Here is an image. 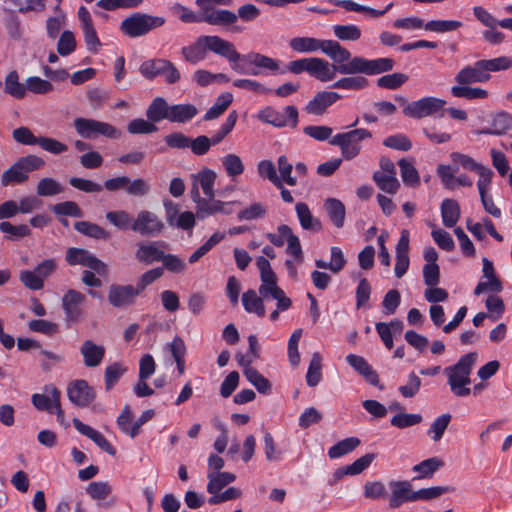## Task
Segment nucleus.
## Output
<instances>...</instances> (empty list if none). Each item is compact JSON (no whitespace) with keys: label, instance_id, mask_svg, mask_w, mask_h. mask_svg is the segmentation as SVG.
<instances>
[{"label":"nucleus","instance_id":"6e6552de","mask_svg":"<svg viewBox=\"0 0 512 512\" xmlns=\"http://www.w3.org/2000/svg\"><path fill=\"white\" fill-rule=\"evenodd\" d=\"M73 126L77 134L84 139H96L104 136L109 139H118L121 137V131L113 125L89 118H76Z\"/></svg>","mask_w":512,"mask_h":512},{"label":"nucleus","instance_id":"e433bc0d","mask_svg":"<svg viewBox=\"0 0 512 512\" xmlns=\"http://www.w3.org/2000/svg\"><path fill=\"white\" fill-rule=\"evenodd\" d=\"M441 215L443 224L454 227L460 218V206L454 199H444L441 204Z\"/></svg>","mask_w":512,"mask_h":512},{"label":"nucleus","instance_id":"f8f14e48","mask_svg":"<svg viewBox=\"0 0 512 512\" xmlns=\"http://www.w3.org/2000/svg\"><path fill=\"white\" fill-rule=\"evenodd\" d=\"M258 119L275 127H285L290 125L295 128L298 124V110L293 105L284 108V113L276 111L271 107H266L258 113Z\"/></svg>","mask_w":512,"mask_h":512},{"label":"nucleus","instance_id":"2f4dec72","mask_svg":"<svg viewBox=\"0 0 512 512\" xmlns=\"http://www.w3.org/2000/svg\"><path fill=\"white\" fill-rule=\"evenodd\" d=\"M330 253H331V261L330 262H326L322 259H316L315 265L318 269H328L331 272L337 274L341 270H343L347 261L345 259V256H344L342 250L337 246L331 247Z\"/></svg>","mask_w":512,"mask_h":512},{"label":"nucleus","instance_id":"5701e85b","mask_svg":"<svg viewBox=\"0 0 512 512\" xmlns=\"http://www.w3.org/2000/svg\"><path fill=\"white\" fill-rule=\"evenodd\" d=\"M236 13L226 9H215L214 7L204 8L203 22L213 26H229L237 22Z\"/></svg>","mask_w":512,"mask_h":512},{"label":"nucleus","instance_id":"4d7b16f0","mask_svg":"<svg viewBox=\"0 0 512 512\" xmlns=\"http://www.w3.org/2000/svg\"><path fill=\"white\" fill-rule=\"evenodd\" d=\"M222 164L229 177H236L244 172V164L236 154H227L222 158Z\"/></svg>","mask_w":512,"mask_h":512},{"label":"nucleus","instance_id":"0e129e2a","mask_svg":"<svg viewBox=\"0 0 512 512\" xmlns=\"http://www.w3.org/2000/svg\"><path fill=\"white\" fill-rule=\"evenodd\" d=\"M487 74L490 72H497L507 70L512 67V58L508 56H500L493 59L481 60Z\"/></svg>","mask_w":512,"mask_h":512},{"label":"nucleus","instance_id":"774afa93","mask_svg":"<svg viewBox=\"0 0 512 512\" xmlns=\"http://www.w3.org/2000/svg\"><path fill=\"white\" fill-rule=\"evenodd\" d=\"M75 49L76 39L74 34L69 30L63 31L57 43V52L61 56H67L74 52Z\"/></svg>","mask_w":512,"mask_h":512},{"label":"nucleus","instance_id":"aec40b11","mask_svg":"<svg viewBox=\"0 0 512 512\" xmlns=\"http://www.w3.org/2000/svg\"><path fill=\"white\" fill-rule=\"evenodd\" d=\"M236 202H224L215 199V196L206 197L205 201H202L200 207H196V216L199 220H204L208 217L214 216L217 213L229 215L232 213L231 205Z\"/></svg>","mask_w":512,"mask_h":512},{"label":"nucleus","instance_id":"052dcab7","mask_svg":"<svg viewBox=\"0 0 512 512\" xmlns=\"http://www.w3.org/2000/svg\"><path fill=\"white\" fill-rule=\"evenodd\" d=\"M5 92L15 98H22L25 94V87L19 82L16 71H11L5 79Z\"/></svg>","mask_w":512,"mask_h":512},{"label":"nucleus","instance_id":"c9c22d12","mask_svg":"<svg viewBox=\"0 0 512 512\" xmlns=\"http://www.w3.org/2000/svg\"><path fill=\"white\" fill-rule=\"evenodd\" d=\"M217 178L215 171L209 168H203L197 174L193 175V180L200 186L206 197L215 196L214 185Z\"/></svg>","mask_w":512,"mask_h":512},{"label":"nucleus","instance_id":"a19ab883","mask_svg":"<svg viewBox=\"0 0 512 512\" xmlns=\"http://www.w3.org/2000/svg\"><path fill=\"white\" fill-rule=\"evenodd\" d=\"M56 262L53 259H46L34 267V290H40L44 286V280L56 269Z\"/></svg>","mask_w":512,"mask_h":512},{"label":"nucleus","instance_id":"2eb2a0df","mask_svg":"<svg viewBox=\"0 0 512 512\" xmlns=\"http://www.w3.org/2000/svg\"><path fill=\"white\" fill-rule=\"evenodd\" d=\"M67 396L78 407H87L95 399V391L86 380H74L68 384Z\"/></svg>","mask_w":512,"mask_h":512},{"label":"nucleus","instance_id":"c03bdc74","mask_svg":"<svg viewBox=\"0 0 512 512\" xmlns=\"http://www.w3.org/2000/svg\"><path fill=\"white\" fill-rule=\"evenodd\" d=\"M451 94L456 98H464L467 100L485 99L488 97V92L485 89L461 84L452 86Z\"/></svg>","mask_w":512,"mask_h":512},{"label":"nucleus","instance_id":"393cba45","mask_svg":"<svg viewBox=\"0 0 512 512\" xmlns=\"http://www.w3.org/2000/svg\"><path fill=\"white\" fill-rule=\"evenodd\" d=\"M162 242L139 243L135 257L140 263L150 265L154 262H161L164 251L159 248Z\"/></svg>","mask_w":512,"mask_h":512},{"label":"nucleus","instance_id":"a18cd8bd","mask_svg":"<svg viewBox=\"0 0 512 512\" xmlns=\"http://www.w3.org/2000/svg\"><path fill=\"white\" fill-rule=\"evenodd\" d=\"M359 445H360V440L357 437L345 438L329 448L328 456L331 459L340 458V457L352 452Z\"/></svg>","mask_w":512,"mask_h":512},{"label":"nucleus","instance_id":"f257e3e1","mask_svg":"<svg viewBox=\"0 0 512 512\" xmlns=\"http://www.w3.org/2000/svg\"><path fill=\"white\" fill-rule=\"evenodd\" d=\"M208 52H212L229 61L232 70L239 74H249L256 76L258 71H248L243 65L239 64L240 53L235 45L217 35L199 36L194 43L181 48V54L184 60L190 64H197L204 60Z\"/></svg>","mask_w":512,"mask_h":512},{"label":"nucleus","instance_id":"7ed1b4c3","mask_svg":"<svg viewBox=\"0 0 512 512\" xmlns=\"http://www.w3.org/2000/svg\"><path fill=\"white\" fill-rule=\"evenodd\" d=\"M289 46L293 51L299 53H312L321 50L323 54L328 56L333 63L332 65H340L350 59V51L342 47L335 40H321L313 37H295L289 42Z\"/></svg>","mask_w":512,"mask_h":512},{"label":"nucleus","instance_id":"c85d7f7f","mask_svg":"<svg viewBox=\"0 0 512 512\" xmlns=\"http://www.w3.org/2000/svg\"><path fill=\"white\" fill-rule=\"evenodd\" d=\"M296 214L301 227L304 230L319 232L322 230V224L318 218L313 217L308 205L304 202H298L295 206Z\"/></svg>","mask_w":512,"mask_h":512},{"label":"nucleus","instance_id":"9b49d317","mask_svg":"<svg viewBox=\"0 0 512 512\" xmlns=\"http://www.w3.org/2000/svg\"><path fill=\"white\" fill-rule=\"evenodd\" d=\"M130 229L142 236L155 237L162 233L164 223L154 212L142 210L133 220Z\"/></svg>","mask_w":512,"mask_h":512},{"label":"nucleus","instance_id":"338daca9","mask_svg":"<svg viewBox=\"0 0 512 512\" xmlns=\"http://www.w3.org/2000/svg\"><path fill=\"white\" fill-rule=\"evenodd\" d=\"M451 414L449 413H445V414H442L441 416L437 417L433 423L430 425V428L428 430V433L429 434H432V439L437 442L439 441L445 430L447 429L450 421H451Z\"/></svg>","mask_w":512,"mask_h":512},{"label":"nucleus","instance_id":"39448f33","mask_svg":"<svg viewBox=\"0 0 512 512\" xmlns=\"http://www.w3.org/2000/svg\"><path fill=\"white\" fill-rule=\"evenodd\" d=\"M395 62L391 58H377L368 60L366 58L355 56L339 65V74L354 75L366 74L377 75L393 70Z\"/></svg>","mask_w":512,"mask_h":512},{"label":"nucleus","instance_id":"dca6fc26","mask_svg":"<svg viewBox=\"0 0 512 512\" xmlns=\"http://www.w3.org/2000/svg\"><path fill=\"white\" fill-rule=\"evenodd\" d=\"M78 18L87 49L92 53H97L101 43L94 28L91 14L85 6L79 7Z\"/></svg>","mask_w":512,"mask_h":512},{"label":"nucleus","instance_id":"864d4df0","mask_svg":"<svg viewBox=\"0 0 512 512\" xmlns=\"http://www.w3.org/2000/svg\"><path fill=\"white\" fill-rule=\"evenodd\" d=\"M51 210L58 217L70 216L75 218L83 217V211L79 205L74 201H64L57 203L51 207Z\"/></svg>","mask_w":512,"mask_h":512},{"label":"nucleus","instance_id":"8fccbe9b","mask_svg":"<svg viewBox=\"0 0 512 512\" xmlns=\"http://www.w3.org/2000/svg\"><path fill=\"white\" fill-rule=\"evenodd\" d=\"M369 81L367 78L363 76H350L344 77L332 84V88L335 89H345V90H362L368 87Z\"/></svg>","mask_w":512,"mask_h":512},{"label":"nucleus","instance_id":"3c124183","mask_svg":"<svg viewBox=\"0 0 512 512\" xmlns=\"http://www.w3.org/2000/svg\"><path fill=\"white\" fill-rule=\"evenodd\" d=\"M463 26L458 20H431L424 25V29L436 33L455 31Z\"/></svg>","mask_w":512,"mask_h":512},{"label":"nucleus","instance_id":"6ab92c4d","mask_svg":"<svg viewBox=\"0 0 512 512\" xmlns=\"http://www.w3.org/2000/svg\"><path fill=\"white\" fill-rule=\"evenodd\" d=\"M491 78L482 66L481 60L476 61L473 65L462 68L455 76V81L461 85H469L472 83H484Z\"/></svg>","mask_w":512,"mask_h":512},{"label":"nucleus","instance_id":"f3484780","mask_svg":"<svg viewBox=\"0 0 512 512\" xmlns=\"http://www.w3.org/2000/svg\"><path fill=\"white\" fill-rule=\"evenodd\" d=\"M391 495L389 506L392 509L399 508L405 502H416L415 491L407 480L391 481L389 483Z\"/></svg>","mask_w":512,"mask_h":512},{"label":"nucleus","instance_id":"58836bf2","mask_svg":"<svg viewBox=\"0 0 512 512\" xmlns=\"http://www.w3.org/2000/svg\"><path fill=\"white\" fill-rule=\"evenodd\" d=\"M233 101V95L230 92H224L219 95L214 104L207 110L203 120L211 121L222 115Z\"/></svg>","mask_w":512,"mask_h":512},{"label":"nucleus","instance_id":"9d476101","mask_svg":"<svg viewBox=\"0 0 512 512\" xmlns=\"http://www.w3.org/2000/svg\"><path fill=\"white\" fill-rule=\"evenodd\" d=\"M60 398L61 393L55 385H45L42 393H34V408L49 414L55 413L57 420L62 423L64 412L61 408Z\"/></svg>","mask_w":512,"mask_h":512},{"label":"nucleus","instance_id":"bb28decb","mask_svg":"<svg viewBox=\"0 0 512 512\" xmlns=\"http://www.w3.org/2000/svg\"><path fill=\"white\" fill-rule=\"evenodd\" d=\"M80 352L83 356L85 366L96 367L102 362L104 358L105 347L102 345H96L91 340H86L83 342L80 348Z\"/></svg>","mask_w":512,"mask_h":512},{"label":"nucleus","instance_id":"b1692460","mask_svg":"<svg viewBox=\"0 0 512 512\" xmlns=\"http://www.w3.org/2000/svg\"><path fill=\"white\" fill-rule=\"evenodd\" d=\"M346 361L356 372L362 375L367 382L382 389L377 372L368 364L364 357L349 354L346 357Z\"/></svg>","mask_w":512,"mask_h":512},{"label":"nucleus","instance_id":"603ef678","mask_svg":"<svg viewBox=\"0 0 512 512\" xmlns=\"http://www.w3.org/2000/svg\"><path fill=\"white\" fill-rule=\"evenodd\" d=\"M321 361V355L318 352H315L312 355L309 368L306 374V382L307 385L310 387H315L321 380Z\"/></svg>","mask_w":512,"mask_h":512},{"label":"nucleus","instance_id":"72a5a7b5","mask_svg":"<svg viewBox=\"0 0 512 512\" xmlns=\"http://www.w3.org/2000/svg\"><path fill=\"white\" fill-rule=\"evenodd\" d=\"M329 219L337 228L344 226L346 209L344 204L336 198H328L324 204Z\"/></svg>","mask_w":512,"mask_h":512},{"label":"nucleus","instance_id":"09e8293b","mask_svg":"<svg viewBox=\"0 0 512 512\" xmlns=\"http://www.w3.org/2000/svg\"><path fill=\"white\" fill-rule=\"evenodd\" d=\"M34 145L53 155H60L68 150V146L54 138L34 136Z\"/></svg>","mask_w":512,"mask_h":512},{"label":"nucleus","instance_id":"ea45409f","mask_svg":"<svg viewBox=\"0 0 512 512\" xmlns=\"http://www.w3.org/2000/svg\"><path fill=\"white\" fill-rule=\"evenodd\" d=\"M209 482L207 484V491L210 494L220 492L226 485L232 483L236 476L230 472H216L208 473Z\"/></svg>","mask_w":512,"mask_h":512},{"label":"nucleus","instance_id":"a878e982","mask_svg":"<svg viewBox=\"0 0 512 512\" xmlns=\"http://www.w3.org/2000/svg\"><path fill=\"white\" fill-rule=\"evenodd\" d=\"M512 129V115L501 111L492 116L491 127L478 130L477 134L503 135Z\"/></svg>","mask_w":512,"mask_h":512},{"label":"nucleus","instance_id":"49530a36","mask_svg":"<svg viewBox=\"0 0 512 512\" xmlns=\"http://www.w3.org/2000/svg\"><path fill=\"white\" fill-rule=\"evenodd\" d=\"M398 165L400 168L401 178H402L403 182L407 186H411V187L419 186L420 176H419L417 169L414 167V165L410 161H408L404 158L399 160Z\"/></svg>","mask_w":512,"mask_h":512},{"label":"nucleus","instance_id":"1a4fd4ad","mask_svg":"<svg viewBox=\"0 0 512 512\" xmlns=\"http://www.w3.org/2000/svg\"><path fill=\"white\" fill-rule=\"evenodd\" d=\"M445 105L446 101L441 98L423 97L404 106L403 114L409 118L422 119L436 115L444 109Z\"/></svg>","mask_w":512,"mask_h":512},{"label":"nucleus","instance_id":"20e7f679","mask_svg":"<svg viewBox=\"0 0 512 512\" xmlns=\"http://www.w3.org/2000/svg\"><path fill=\"white\" fill-rule=\"evenodd\" d=\"M339 65H332L323 58L310 57L293 60L288 63L287 71L293 74L308 73L311 77L321 81L328 82L339 73Z\"/></svg>","mask_w":512,"mask_h":512},{"label":"nucleus","instance_id":"4be33fe9","mask_svg":"<svg viewBox=\"0 0 512 512\" xmlns=\"http://www.w3.org/2000/svg\"><path fill=\"white\" fill-rule=\"evenodd\" d=\"M74 428L82 435L91 439L100 449L105 451L106 453L114 456L116 454V449L112 446V444L101 434L99 431L95 430L91 426L84 424L78 418L73 419Z\"/></svg>","mask_w":512,"mask_h":512},{"label":"nucleus","instance_id":"0eeeda50","mask_svg":"<svg viewBox=\"0 0 512 512\" xmlns=\"http://www.w3.org/2000/svg\"><path fill=\"white\" fill-rule=\"evenodd\" d=\"M372 133L364 128H356L347 132L338 133L331 138L330 144L338 146L346 160L357 157L361 151V142L370 139Z\"/></svg>","mask_w":512,"mask_h":512},{"label":"nucleus","instance_id":"c756f323","mask_svg":"<svg viewBox=\"0 0 512 512\" xmlns=\"http://www.w3.org/2000/svg\"><path fill=\"white\" fill-rule=\"evenodd\" d=\"M170 110L169 122L171 123H188L198 114L197 107L190 103L173 104Z\"/></svg>","mask_w":512,"mask_h":512},{"label":"nucleus","instance_id":"13d9d810","mask_svg":"<svg viewBox=\"0 0 512 512\" xmlns=\"http://www.w3.org/2000/svg\"><path fill=\"white\" fill-rule=\"evenodd\" d=\"M126 370L127 368L119 362L107 366L104 372L106 390H110L119 381Z\"/></svg>","mask_w":512,"mask_h":512},{"label":"nucleus","instance_id":"412c9836","mask_svg":"<svg viewBox=\"0 0 512 512\" xmlns=\"http://www.w3.org/2000/svg\"><path fill=\"white\" fill-rule=\"evenodd\" d=\"M342 96L337 92L321 91L317 92L312 100L305 106V111L312 115H323L327 108L341 99Z\"/></svg>","mask_w":512,"mask_h":512},{"label":"nucleus","instance_id":"bf43d9fd","mask_svg":"<svg viewBox=\"0 0 512 512\" xmlns=\"http://www.w3.org/2000/svg\"><path fill=\"white\" fill-rule=\"evenodd\" d=\"M333 32L334 35L342 41H356L361 37V30L353 24L335 25Z\"/></svg>","mask_w":512,"mask_h":512},{"label":"nucleus","instance_id":"e2e57ef3","mask_svg":"<svg viewBox=\"0 0 512 512\" xmlns=\"http://www.w3.org/2000/svg\"><path fill=\"white\" fill-rule=\"evenodd\" d=\"M130 134H151L158 131V127L151 121L137 118L127 125Z\"/></svg>","mask_w":512,"mask_h":512},{"label":"nucleus","instance_id":"423d86ee","mask_svg":"<svg viewBox=\"0 0 512 512\" xmlns=\"http://www.w3.org/2000/svg\"><path fill=\"white\" fill-rule=\"evenodd\" d=\"M165 22L166 19L162 16L136 12L121 22L120 29L125 35L136 38L148 34L153 29L162 27Z\"/></svg>","mask_w":512,"mask_h":512},{"label":"nucleus","instance_id":"f704fd0d","mask_svg":"<svg viewBox=\"0 0 512 512\" xmlns=\"http://www.w3.org/2000/svg\"><path fill=\"white\" fill-rule=\"evenodd\" d=\"M166 65L168 60L164 58H154L144 61L139 68V71L143 77L152 80L158 76H162L165 73Z\"/></svg>","mask_w":512,"mask_h":512},{"label":"nucleus","instance_id":"680f3d73","mask_svg":"<svg viewBox=\"0 0 512 512\" xmlns=\"http://www.w3.org/2000/svg\"><path fill=\"white\" fill-rule=\"evenodd\" d=\"M408 80V76L403 73H392L384 75L377 80V86L380 88L394 90L401 87Z\"/></svg>","mask_w":512,"mask_h":512},{"label":"nucleus","instance_id":"de8ad7c7","mask_svg":"<svg viewBox=\"0 0 512 512\" xmlns=\"http://www.w3.org/2000/svg\"><path fill=\"white\" fill-rule=\"evenodd\" d=\"M244 376L250 382L259 393L269 394L271 392V383L262 374L259 373L255 368L244 369Z\"/></svg>","mask_w":512,"mask_h":512},{"label":"nucleus","instance_id":"37998d69","mask_svg":"<svg viewBox=\"0 0 512 512\" xmlns=\"http://www.w3.org/2000/svg\"><path fill=\"white\" fill-rule=\"evenodd\" d=\"M444 465L438 457H432L413 466V471L419 473L414 479L431 478Z\"/></svg>","mask_w":512,"mask_h":512},{"label":"nucleus","instance_id":"69168bd1","mask_svg":"<svg viewBox=\"0 0 512 512\" xmlns=\"http://www.w3.org/2000/svg\"><path fill=\"white\" fill-rule=\"evenodd\" d=\"M420 414L398 413L391 418V425L400 429L411 427L422 422Z\"/></svg>","mask_w":512,"mask_h":512},{"label":"nucleus","instance_id":"6e6d98bb","mask_svg":"<svg viewBox=\"0 0 512 512\" xmlns=\"http://www.w3.org/2000/svg\"><path fill=\"white\" fill-rule=\"evenodd\" d=\"M105 218L109 223L120 230L130 229V226L133 222L130 214L125 210L107 212Z\"/></svg>","mask_w":512,"mask_h":512},{"label":"nucleus","instance_id":"5fc2aeb1","mask_svg":"<svg viewBox=\"0 0 512 512\" xmlns=\"http://www.w3.org/2000/svg\"><path fill=\"white\" fill-rule=\"evenodd\" d=\"M64 191V187L53 178H43L38 182L37 194L43 197L55 196Z\"/></svg>","mask_w":512,"mask_h":512},{"label":"nucleus","instance_id":"f03ea898","mask_svg":"<svg viewBox=\"0 0 512 512\" xmlns=\"http://www.w3.org/2000/svg\"><path fill=\"white\" fill-rule=\"evenodd\" d=\"M478 360L477 352H469L462 355L458 361L443 369L447 378V384L452 394L459 398L467 397L471 394V374Z\"/></svg>","mask_w":512,"mask_h":512},{"label":"nucleus","instance_id":"79ce46f5","mask_svg":"<svg viewBox=\"0 0 512 512\" xmlns=\"http://www.w3.org/2000/svg\"><path fill=\"white\" fill-rule=\"evenodd\" d=\"M74 228L79 233L94 239L108 240L110 238V233L103 227L88 221H78L74 224Z\"/></svg>","mask_w":512,"mask_h":512},{"label":"nucleus","instance_id":"cd10ccee","mask_svg":"<svg viewBox=\"0 0 512 512\" xmlns=\"http://www.w3.org/2000/svg\"><path fill=\"white\" fill-rule=\"evenodd\" d=\"M171 105L163 97H156L152 100L146 110V117L149 121L158 123L162 120L169 121Z\"/></svg>","mask_w":512,"mask_h":512},{"label":"nucleus","instance_id":"ddd939ff","mask_svg":"<svg viewBox=\"0 0 512 512\" xmlns=\"http://www.w3.org/2000/svg\"><path fill=\"white\" fill-rule=\"evenodd\" d=\"M140 295L135 286L131 284H111L108 288V302L117 309L128 308L135 304Z\"/></svg>","mask_w":512,"mask_h":512},{"label":"nucleus","instance_id":"473e14b6","mask_svg":"<svg viewBox=\"0 0 512 512\" xmlns=\"http://www.w3.org/2000/svg\"><path fill=\"white\" fill-rule=\"evenodd\" d=\"M330 2L335 6L343 7L348 11L367 13L374 18L383 16L393 6V3H389L384 10H377L368 6L360 5L352 0H330Z\"/></svg>","mask_w":512,"mask_h":512},{"label":"nucleus","instance_id":"4c0bfd02","mask_svg":"<svg viewBox=\"0 0 512 512\" xmlns=\"http://www.w3.org/2000/svg\"><path fill=\"white\" fill-rule=\"evenodd\" d=\"M372 178L377 187L388 194H395L400 187V182L397 179L396 174L380 173V171H375Z\"/></svg>","mask_w":512,"mask_h":512},{"label":"nucleus","instance_id":"7c9ffc66","mask_svg":"<svg viewBox=\"0 0 512 512\" xmlns=\"http://www.w3.org/2000/svg\"><path fill=\"white\" fill-rule=\"evenodd\" d=\"M261 295H257L256 291L249 289L242 294V304L248 313H254L258 317H264L266 314L264 299Z\"/></svg>","mask_w":512,"mask_h":512},{"label":"nucleus","instance_id":"4468645a","mask_svg":"<svg viewBox=\"0 0 512 512\" xmlns=\"http://www.w3.org/2000/svg\"><path fill=\"white\" fill-rule=\"evenodd\" d=\"M32 172V155L21 157L9 169L4 171L1 176L3 186L20 184L28 180Z\"/></svg>","mask_w":512,"mask_h":512},{"label":"nucleus","instance_id":"a211bd4d","mask_svg":"<svg viewBox=\"0 0 512 512\" xmlns=\"http://www.w3.org/2000/svg\"><path fill=\"white\" fill-rule=\"evenodd\" d=\"M239 64L243 65L248 71H259L256 68H263L272 72L279 70V62L277 60L257 52H250L247 55L240 54Z\"/></svg>","mask_w":512,"mask_h":512}]
</instances>
